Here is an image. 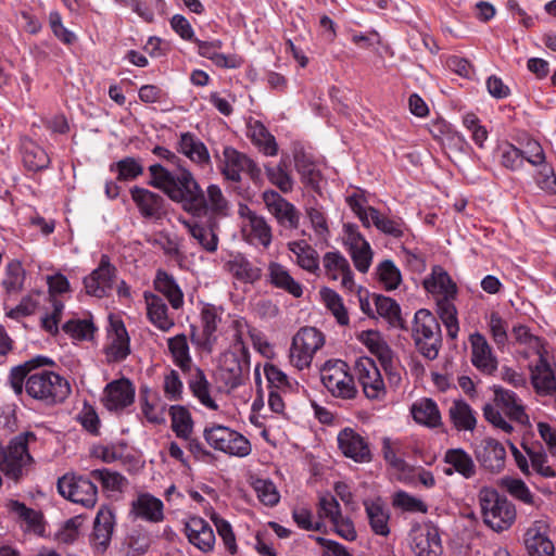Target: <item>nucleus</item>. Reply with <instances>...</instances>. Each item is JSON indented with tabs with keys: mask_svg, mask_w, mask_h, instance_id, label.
Wrapping results in <instances>:
<instances>
[{
	"mask_svg": "<svg viewBox=\"0 0 556 556\" xmlns=\"http://www.w3.org/2000/svg\"><path fill=\"white\" fill-rule=\"evenodd\" d=\"M151 179L148 185L162 190L172 201L180 203L185 212L193 217L207 215L205 194L192 173L182 166L178 174L172 173L160 163L149 166Z\"/></svg>",
	"mask_w": 556,
	"mask_h": 556,
	"instance_id": "1",
	"label": "nucleus"
},
{
	"mask_svg": "<svg viewBox=\"0 0 556 556\" xmlns=\"http://www.w3.org/2000/svg\"><path fill=\"white\" fill-rule=\"evenodd\" d=\"M151 179L148 185L162 190L172 201L180 203L185 212L193 217L207 215L205 194L192 173L182 166L178 174L172 173L160 163L149 166Z\"/></svg>",
	"mask_w": 556,
	"mask_h": 556,
	"instance_id": "2",
	"label": "nucleus"
},
{
	"mask_svg": "<svg viewBox=\"0 0 556 556\" xmlns=\"http://www.w3.org/2000/svg\"><path fill=\"white\" fill-rule=\"evenodd\" d=\"M48 362L45 357H36L12 368L10 372L11 387L16 394H22L24 380L27 394L36 400L58 402L65 397L64 388L68 383L53 371H30Z\"/></svg>",
	"mask_w": 556,
	"mask_h": 556,
	"instance_id": "3",
	"label": "nucleus"
},
{
	"mask_svg": "<svg viewBox=\"0 0 556 556\" xmlns=\"http://www.w3.org/2000/svg\"><path fill=\"white\" fill-rule=\"evenodd\" d=\"M478 500L484 523L500 533L509 529L516 520V507L505 495L491 486H483Z\"/></svg>",
	"mask_w": 556,
	"mask_h": 556,
	"instance_id": "4",
	"label": "nucleus"
},
{
	"mask_svg": "<svg viewBox=\"0 0 556 556\" xmlns=\"http://www.w3.org/2000/svg\"><path fill=\"white\" fill-rule=\"evenodd\" d=\"M412 338L416 350L425 358L433 361L438 357L442 345L441 328L429 309L420 308L415 313Z\"/></svg>",
	"mask_w": 556,
	"mask_h": 556,
	"instance_id": "5",
	"label": "nucleus"
},
{
	"mask_svg": "<svg viewBox=\"0 0 556 556\" xmlns=\"http://www.w3.org/2000/svg\"><path fill=\"white\" fill-rule=\"evenodd\" d=\"M203 438L211 447L230 456L245 457L252 451L251 443L244 435L217 422L205 426Z\"/></svg>",
	"mask_w": 556,
	"mask_h": 556,
	"instance_id": "6",
	"label": "nucleus"
},
{
	"mask_svg": "<svg viewBox=\"0 0 556 556\" xmlns=\"http://www.w3.org/2000/svg\"><path fill=\"white\" fill-rule=\"evenodd\" d=\"M325 388L336 397L354 399L357 394L354 378L348 372V364L341 359L328 361L320 372Z\"/></svg>",
	"mask_w": 556,
	"mask_h": 556,
	"instance_id": "7",
	"label": "nucleus"
},
{
	"mask_svg": "<svg viewBox=\"0 0 556 556\" xmlns=\"http://www.w3.org/2000/svg\"><path fill=\"white\" fill-rule=\"evenodd\" d=\"M223 308L214 304L206 303L203 305L200 313L201 332H198V327L190 326L191 333L190 340L193 345L203 352L212 353L218 340L217 329L222 323Z\"/></svg>",
	"mask_w": 556,
	"mask_h": 556,
	"instance_id": "8",
	"label": "nucleus"
},
{
	"mask_svg": "<svg viewBox=\"0 0 556 556\" xmlns=\"http://www.w3.org/2000/svg\"><path fill=\"white\" fill-rule=\"evenodd\" d=\"M29 439L35 440V434L31 432L18 434L0 453V470L13 480H17L22 476L23 468L31 462L27 450Z\"/></svg>",
	"mask_w": 556,
	"mask_h": 556,
	"instance_id": "9",
	"label": "nucleus"
},
{
	"mask_svg": "<svg viewBox=\"0 0 556 556\" xmlns=\"http://www.w3.org/2000/svg\"><path fill=\"white\" fill-rule=\"evenodd\" d=\"M325 338L315 327L301 328L292 339L290 359L299 369L308 367L314 354L323 348Z\"/></svg>",
	"mask_w": 556,
	"mask_h": 556,
	"instance_id": "10",
	"label": "nucleus"
},
{
	"mask_svg": "<svg viewBox=\"0 0 556 556\" xmlns=\"http://www.w3.org/2000/svg\"><path fill=\"white\" fill-rule=\"evenodd\" d=\"M115 527V509L110 505H102L96 515L89 535V543L97 554H104L109 549Z\"/></svg>",
	"mask_w": 556,
	"mask_h": 556,
	"instance_id": "11",
	"label": "nucleus"
},
{
	"mask_svg": "<svg viewBox=\"0 0 556 556\" xmlns=\"http://www.w3.org/2000/svg\"><path fill=\"white\" fill-rule=\"evenodd\" d=\"M116 274L117 269L111 264L110 257L102 254L98 267L84 278L86 292L98 299L109 296L113 290Z\"/></svg>",
	"mask_w": 556,
	"mask_h": 556,
	"instance_id": "12",
	"label": "nucleus"
},
{
	"mask_svg": "<svg viewBox=\"0 0 556 556\" xmlns=\"http://www.w3.org/2000/svg\"><path fill=\"white\" fill-rule=\"evenodd\" d=\"M263 201L280 226L287 229H296L299 227L300 212L279 192L275 190L265 191L263 193Z\"/></svg>",
	"mask_w": 556,
	"mask_h": 556,
	"instance_id": "13",
	"label": "nucleus"
},
{
	"mask_svg": "<svg viewBox=\"0 0 556 556\" xmlns=\"http://www.w3.org/2000/svg\"><path fill=\"white\" fill-rule=\"evenodd\" d=\"M136 389L128 378L109 382L103 391V404L108 410H122L135 401Z\"/></svg>",
	"mask_w": 556,
	"mask_h": 556,
	"instance_id": "14",
	"label": "nucleus"
},
{
	"mask_svg": "<svg viewBox=\"0 0 556 556\" xmlns=\"http://www.w3.org/2000/svg\"><path fill=\"white\" fill-rule=\"evenodd\" d=\"M469 342L472 365L483 375L493 376L497 370L498 362L486 338L476 331L469 336Z\"/></svg>",
	"mask_w": 556,
	"mask_h": 556,
	"instance_id": "15",
	"label": "nucleus"
},
{
	"mask_svg": "<svg viewBox=\"0 0 556 556\" xmlns=\"http://www.w3.org/2000/svg\"><path fill=\"white\" fill-rule=\"evenodd\" d=\"M109 337L111 342L104 349L108 361L110 363H119L125 361L131 350L130 338L122 319L110 318Z\"/></svg>",
	"mask_w": 556,
	"mask_h": 556,
	"instance_id": "16",
	"label": "nucleus"
},
{
	"mask_svg": "<svg viewBox=\"0 0 556 556\" xmlns=\"http://www.w3.org/2000/svg\"><path fill=\"white\" fill-rule=\"evenodd\" d=\"M338 446L345 457L356 463L371 460V453L367 441L352 428H344L337 438Z\"/></svg>",
	"mask_w": 556,
	"mask_h": 556,
	"instance_id": "17",
	"label": "nucleus"
},
{
	"mask_svg": "<svg viewBox=\"0 0 556 556\" xmlns=\"http://www.w3.org/2000/svg\"><path fill=\"white\" fill-rule=\"evenodd\" d=\"M355 370L358 375V381L367 399L376 400L380 392L384 390L383 379L377 368L374 359L362 357L355 363Z\"/></svg>",
	"mask_w": 556,
	"mask_h": 556,
	"instance_id": "18",
	"label": "nucleus"
},
{
	"mask_svg": "<svg viewBox=\"0 0 556 556\" xmlns=\"http://www.w3.org/2000/svg\"><path fill=\"white\" fill-rule=\"evenodd\" d=\"M475 455L481 467L490 472H500L505 466L506 450L495 439H484L475 450Z\"/></svg>",
	"mask_w": 556,
	"mask_h": 556,
	"instance_id": "19",
	"label": "nucleus"
},
{
	"mask_svg": "<svg viewBox=\"0 0 556 556\" xmlns=\"http://www.w3.org/2000/svg\"><path fill=\"white\" fill-rule=\"evenodd\" d=\"M184 532L189 543L194 545L203 553L213 551L215 534L210 523L201 517H190L184 527Z\"/></svg>",
	"mask_w": 556,
	"mask_h": 556,
	"instance_id": "20",
	"label": "nucleus"
},
{
	"mask_svg": "<svg viewBox=\"0 0 556 556\" xmlns=\"http://www.w3.org/2000/svg\"><path fill=\"white\" fill-rule=\"evenodd\" d=\"M412 549L416 556H441L443 552L439 528L432 523L412 536Z\"/></svg>",
	"mask_w": 556,
	"mask_h": 556,
	"instance_id": "21",
	"label": "nucleus"
},
{
	"mask_svg": "<svg viewBox=\"0 0 556 556\" xmlns=\"http://www.w3.org/2000/svg\"><path fill=\"white\" fill-rule=\"evenodd\" d=\"M176 150L200 166L207 165L211 162L206 146L191 131L180 134Z\"/></svg>",
	"mask_w": 556,
	"mask_h": 556,
	"instance_id": "22",
	"label": "nucleus"
},
{
	"mask_svg": "<svg viewBox=\"0 0 556 556\" xmlns=\"http://www.w3.org/2000/svg\"><path fill=\"white\" fill-rule=\"evenodd\" d=\"M131 514L136 518L156 523L164 519V504L150 493H141L131 503Z\"/></svg>",
	"mask_w": 556,
	"mask_h": 556,
	"instance_id": "23",
	"label": "nucleus"
},
{
	"mask_svg": "<svg viewBox=\"0 0 556 556\" xmlns=\"http://www.w3.org/2000/svg\"><path fill=\"white\" fill-rule=\"evenodd\" d=\"M130 194L143 217H157L164 212V199L159 193L139 186H134L130 189Z\"/></svg>",
	"mask_w": 556,
	"mask_h": 556,
	"instance_id": "24",
	"label": "nucleus"
},
{
	"mask_svg": "<svg viewBox=\"0 0 556 556\" xmlns=\"http://www.w3.org/2000/svg\"><path fill=\"white\" fill-rule=\"evenodd\" d=\"M357 339L379 359L384 369L392 366L393 351L378 330H364Z\"/></svg>",
	"mask_w": 556,
	"mask_h": 556,
	"instance_id": "25",
	"label": "nucleus"
},
{
	"mask_svg": "<svg viewBox=\"0 0 556 556\" xmlns=\"http://www.w3.org/2000/svg\"><path fill=\"white\" fill-rule=\"evenodd\" d=\"M443 460L451 466L443 469L445 476L457 472L465 479H470L476 475L473 459L464 448H448Z\"/></svg>",
	"mask_w": 556,
	"mask_h": 556,
	"instance_id": "26",
	"label": "nucleus"
},
{
	"mask_svg": "<svg viewBox=\"0 0 556 556\" xmlns=\"http://www.w3.org/2000/svg\"><path fill=\"white\" fill-rule=\"evenodd\" d=\"M247 136L264 155H277L278 144L276 138L269 132V130L261 121L251 119L247 124Z\"/></svg>",
	"mask_w": 556,
	"mask_h": 556,
	"instance_id": "27",
	"label": "nucleus"
},
{
	"mask_svg": "<svg viewBox=\"0 0 556 556\" xmlns=\"http://www.w3.org/2000/svg\"><path fill=\"white\" fill-rule=\"evenodd\" d=\"M268 282L273 287L281 289L294 298H301L303 295V286L296 281L280 263L270 262L268 264Z\"/></svg>",
	"mask_w": 556,
	"mask_h": 556,
	"instance_id": "28",
	"label": "nucleus"
},
{
	"mask_svg": "<svg viewBox=\"0 0 556 556\" xmlns=\"http://www.w3.org/2000/svg\"><path fill=\"white\" fill-rule=\"evenodd\" d=\"M154 289L163 294L174 309L184 305V292L173 275L164 269H157L153 280Z\"/></svg>",
	"mask_w": 556,
	"mask_h": 556,
	"instance_id": "29",
	"label": "nucleus"
},
{
	"mask_svg": "<svg viewBox=\"0 0 556 556\" xmlns=\"http://www.w3.org/2000/svg\"><path fill=\"white\" fill-rule=\"evenodd\" d=\"M90 477L75 476L72 472V504L92 508L98 500V488Z\"/></svg>",
	"mask_w": 556,
	"mask_h": 556,
	"instance_id": "30",
	"label": "nucleus"
},
{
	"mask_svg": "<svg viewBox=\"0 0 556 556\" xmlns=\"http://www.w3.org/2000/svg\"><path fill=\"white\" fill-rule=\"evenodd\" d=\"M424 287L428 292H439L444 295V300H453L457 294V286L441 266L432 267L430 277L424 280Z\"/></svg>",
	"mask_w": 556,
	"mask_h": 556,
	"instance_id": "31",
	"label": "nucleus"
},
{
	"mask_svg": "<svg viewBox=\"0 0 556 556\" xmlns=\"http://www.w3.org/2000/svg\"><path fill=\"white\" fill-rule=\"evenodd\" d=\"M494 402L501 406L509 419L523 422L528 419L525 407L519 403L518 395L510 390L504 389L501 386H493Z\"/></svg>",
	"mask_w": 556,
	"mask_h": 556,
	"instance_id": "32",
	"label": "nucleus"
},
{
	"mask_svg": "<svg viewBox=\"0 0 556 556\" xmlns=\"http://www.w3.org/2000/svg\"><path fill=\"white\" fill-rule=\"evenodd\" d=\"M152 544V536L149 531L142 527L132 528L124 538L121 544V552L125 556H143L148 553Z\"/></svg>",
	"mask_w": 556,
	"mask_h": 556,
	"instance_id": "33",
	"label": "nucleus"
},
{
	"mask_svg": "<svg viewBox=\"0 0 556 556\" xmlns=\"http://www.w3.org/2000/svg\"><path fill=\"white\" fill-rule=\"evenodd\" d=\"M144 300L150 321L160 330L168 331L174 326V321L168 317V308L163 298L151 292H144Z\"/></svg>",
	"mask_w": 556,
	"mask_h": 556,
	"instance_id": "34",
	"label": "nucleus"
},
{
	"mask_svg": "<svg viewBox=\"0 0 556 556\" xmlns=\"http://www.w3.org/2000/svg\"><path fill=\"white\" fill-rule=\"evenodd\" d=\"M290 252L295 254L298 265L314 275H317L319 267V255L317 251L305 240H298L288 243Z\"/></svg>",
	"mask_w": 556,
	"mask_h": 556,
	"instance_id": "35",
	"label": "nucleus"
},
{
	"mask_svg": "<svg viewBox=\"0 0 556 556\" xmlns=\"http://www.w3.org/2000/svg\"><path fill=\"white\" fill-rule=\"evenodd\" d=\"M523 542L529 556H554L553 542L539 527L529 528L525 533Z\"/></svg>",
	"mask_w": 556,
	"mask_h": 556,
	"instance_id": "36",
	"label": "nucleus"
},
{
	"mask_svg": "<svg viewBox=\"0 0 556 556\" xmlns=\"http://www.w3.org/2000/svg\"><path fill=\"white\" fill-rule=\"evenodd\" d=\"M374 302L378 315L384 318L390 326L406 330L405 320L401 315L400 304L392 298L383 294H374Z\"/></svg>",
	"mask_w": 556,
	"mask_h": 556,
	"instance_id": "37",
	"label": "nucleus"
},
{
	"mask_svg": "<svg viewBox=\"0 0 556 556\" xmlns=\"http://www.w3.org/2000/svg\"><path fill=\"white\" fill-rule=\"evenodd\" d=\"M232 276L244 283H254L262 278V269L254 266L243 254L238 253L226 264Z\"/></svg>",
	"mask_w": 556,
	"mask_h": 556,
	"instance_id": "38",
	"label": "nucleus"
},
{
	"mask_svg": "<svg viewBox=\"0 0 556 556\" xmlns=\"http://www.w3.org/2000/svg\"><path fill=\"white\" fill-rule=\"evenodd\" d=\"M448 415L452 424L458 431H472L476 428V413L463 399L455 400L452 403Z\"/></svg>",
	"mask_w": 556,
	"mask_h": 556,
	"instance_id": "39",
	"label": "nucleus"
},
{
	"mask_svg": "<svg viewBox=\"0 0 556 556\" xmlns=\"http://www.w3.org/2000/svg\"><path fill=\"white\" fill-rule=\"evenodd\" d=\"M98 330L90 312H85L81 317L72 312V341L92 343Z\"/></svg>",
	"mask_w": 556,
	"mask_h": 556,
	"instance_id": "40",
	"label": "nucleus"
},
{
	"mask_svg": "<svg viewBox=\"0 0 556 556\" xmlns=\"http://www.w3.org/2000/svg\"><path fill=\"white\" fill-rule=\"evenodd\" d=\"M412 415L417 424L435 428L441 424V414L438 404L432 399H422L412 406Z\"/></svg>",
	"mask_w": 556,
	"mask_h": 556,
	"instance_id": "41",
	"label": "nucleus"
},
{
	"mask_svg": "<svg viewBox=\"0 0 556 556\" xmlns=\"http://www.w3.org/2000/svg\"><path fill=\"white\" fill-rule=\"evenodd\" d=\"M364 506L372 532L377 535H389L390 514L383 505L380 502L365 501Z\"/></svg>",
	"mask_w": 556,
	"mask_h": 556,
	"instance_id": "42",
	"label": "nucleus"
},
{
	"mask_svg": "<svg viewBox=\"0 0 556 556\" xmlns=\"http://www.w3.org/2000/svg\"><path fill=\"white\" fill-rule=\"evenodd\" d=\"M22 159L24 166L33 172L46 168L50 162L47 152L30 139L22 142Z\"/></svg>",
	"mask_w": 556,
	"mask_h": 556,
	"instance_id": "43",
	"label": "nucleus"
},
{
	"mask_svg": "<svg viewBox=\"0 0 556 556\" xmlns=\"http://www.w3.org/2000/svg\"><path fill=\"white\" fill-rule=\"evenodd\" d=\"M7 507L10 511L15 513L27 525V530L33 531L38 535L43 534V516L40 511L28 508L25 504L14 500H11Z\"/></svg>",
	"mask_w": 556,
	"mask_h": 556,
	"instance_id": "44",
	"label": "nucleus"
},
{
	"mask_svg": "<svg viewBox=\"0 0 556 556\" xmlns=\"http://www.w3.org/2000/svg\"><path fill=\"white\" fill-rule=\"evenodd\" d=\"M198 47V53L202 58L208 59L213 64L219 68H238L241 65L237 55H226L218 52L208 41L197 38L194 42Z\"/></svg>",
	"mask_w": 556,
	"mask_h": 556,
	"instance_id": "45",
	"label": "nucleus"
},
{
	"mask_svg": "<svg viewBox=\"0 0 556 556\" xmlns=\"http://www.w3.org/2000/svg\"><path fill=\"white\" fill-rule=\"evenodd\" d=\"M248 359H239L237 356H232L230 361H227L225 366L222 367L220 376L225 384L230 389H237L244 383V371L249 369Z\"/></svg>",
	"mask_w": 556,
	"mask_h": 556,
	"instance_id": "46",
	"label": "nucleus"
},
{
	"mask_svg": "<svg viewBox=\"0 0 556 556\" xmlns=\"http://www.w3.org/2000/svg\"><path fill=\"white\" fill-rule=\"evenodd\" d=\"M172 419V430L179 439H189L192 435L194 422L187 407L182 405H172L169 407Z\"/></svg>",
	"mask_w": 556,
	"mask_h": 556,
	"instance_id": "47",
	"label": "nucleus"
},
{
	"mask_svg": "<svg viewBox=\"0 0 556 556\" xmlns=\"http://www.w3.org/2000/svg\"><path fill=\"white\" fill-rule=\"evenodd\" d=\"M369 214L372 225L382 233L400 239L404 236L405 223L402 218H390L382 215L379 210L374 206L369 207Z\"/></svg>",
	"mask_w": 556,
	"mask_h": 556,
	"instance_id": "48",
	"label": "nucleus"
},
{
	"mask_svg": "<svg viewBox=\"0 0 556 556\" xmlns=\"http://www.w3.org/2000/svg\"><path fill=\"white\" fill-rule=\"evenodd\" d=\"M189 389L200 403L210 409H217L218 405L210 394V383L202 369L197 367L189 380Z\"/></svg>",
	"mask_w": 556,
	"mask_h": 556,
	"instance_id": "49",
	"label": "nucleus"
},
{
	"mask_svg": "<svg viewBox=\"0 0 556 556\" xmlns=\"http://www.w3.org/2000/svg\"><path fill=\"white\" fill-rule=\"evenodd\" d=\"M375 276L386 291L397 289L402 282L401 270L392 260L380 262L376 267Z\"/></svg>",
	"mask_w": 556,
	"mask_h": 556,
	"instance_id": "50",
	"label": "nucleus"
},
{
	"mask_svg": "<svg viewBox=\"0 0 556 556\" xmlns=\"http://www.w3.org/2000/svg\"><path fill=\"white\" fill-rule=\"evenodd\" d=\"M167 344L176 366H178L184 372L190 371L192 359L189 353L186 334L180 333L169 338Z\"/></svg>",
	"mask_w": 556,
	"mask_h": 556,
	"instance_id": "51",
	"label": "nucleus"
},
{
	"mask_svg": "<svg viewBox=\"0 0 556 556\" xmlns=\"http://www.w3.org/2000/svg\"><path fill=\"white\" fill-rule=\"evenodd\" d=\"M90 477L99 482L105 492H122L127 484L126 477L108 468L94 469L90 472Z\"/></svg>",
	"mask_w": 556,
	"mask_h": 556,
	"instance_id": "52",
	"label": "nucleus"
},
{
	"mask_svg": "<svg viewBox=\"0 0 556 556\" xmlns=\"http://www.w3.org/2000/svg\"><path fill=\"white\" fill-rule=\"evenodd\" d=\"M110 172L117 173L119 181L135 180L143 174L142 164L132 156H126L110 165Z\"/></svg>",
	"mask_w": 556,
	"mask_h": 556,
	"instance_id": "53",
	"label": "nucleus"
},
{
	"mask_svg": "<svg viewBox=\"0 0 556 556\" xmlns=\"http://www.w3.org/2000/svg\"><path fill=\"white\" fill-rule=\"evenodd\" d=\"M498 485L505 489L514 498L527 505L534 504V495L522 479L506 476L500 479Z\"/></svg>",
	"mask_w": 556,
	"mask_h": 556,
	"instance_id": "54",
	"label": "nucleus"
},
{
	"mask_svg": "<svg viewBox=\"0 0 556 556\" xmlns=\"http://www.w3.org/2000/svg\"><path fill=\"white\" fill-rule=\"evenodd\" d=\"M295 168L301 175L302 182L317 191L321 179L320 170L316 168L315 164L304 154L295 156Z\"/></svg>",
	"mask_w": 556,
	"mask_h": 556,
	"instance_id": "55",
	"label": "nucleus"
},
{
	"mask_svg": "<svg viewBox=\"0 0 556 556\" xmlns=\"http://www.w3.org/2000/svg\"><path fill=\"white\" fill-rule=\"evenodd\" d=\"M257 498L268 507L276 506L280 501V493L270 479L256 478L251 483Z\"/></svg>",
	"mask_w": 556,
	"mask_h": 556,
	"instance_id": "56",
	"label": "nucleus"
},
{
	"mask_svg": "<svg viewBox=\"0 0 556 556\" xmlns=\"http://www.w3.org/2000/svg\"><path fill=\"white\" fill-rule=\"evenodd\" d=\"M382 453L384 460L396 471L404 475L403 481L405 483L410 482L415 468L406 463L405 459L396 456L389 438H384L382 441Z\"/></svg>",
	"mask_w": 556,
	"mask_h": 556,
	"instance_id": "57",
	"label": "nucleus"
},
{
	"mask_svg": "<svg viewBox=\"0 0 556 556\" xmlns=\"http://www.w3.org/2000/svg\"><path fill=\"white\" fill-rule=\"evenodd\" d=\"M207 197H205L207 202V213H212L214 215L226 217L229 215V203L227 199L224 197L222 189L217 185H210L206 189Z\"/></svg>",
	"mask_w": 556,
	"mask_h": 556,
	"instance_id": "58",
	"label": "nucleus"
},
{
	"mask_svg": "<svg viewBox=\"0 0 556 556\" xmlns=\"http://www.w3.org/2000/svg\"><path fill=\"white\" fill-rule=\"evenodd\" d=\"M392 504L394 507L408 513L426 514L428 511V506L421 500L403 490L394 493Z\"/></svg>",
	"mask_w": 556,
	"mask_h": 556,
	"instance_id": "59",
	"label": "nucleus"
},
{
	"mask_svg": "<svg viewBox=\"0 0 556 556\" xmlns=\"http://www.w3.org/2000/svg\"><path fill=\"white\" fill-rule=\"evenodd\" d=\"M323 263L326 274L332 280H337L339 277L338 273L348 269V266H350L349 261L339 251H331L325 253L323 257Z\"/></svg>",
	"mask_w": 556,
	"mask_h": 556,
	"instance_id": "60",
	"label": "nucleus"
},
{
	"mask_svg": "<svg viewBox=\"0 0 556 556\" xmlns=\"http://www.w3.org/2000/svg\"><path fill=\"white\" fill-rule=\"evenodd\" d=\"M248 218L250 220L252 235L258 239L260 243L267 248L271 242V229L267 225L264 217L249 211Z\"/></svg>",
	"mask_w": 556,
	"mask_h": 556,
	"instance_id": "61",
	"label": "nucleus"
},
{
	"mask_svg": "<svg viewBox=\"0 0 556 556\" xmlns=\"http://www.w3.org/2000/svg\"><path fill=\"white\" fill-rule=\"evenodd\" d=\"M346 203L351 211L358 217L362 225L365 228H370V226L372 225L369 214L370 206H365V204L367 203L365 195L359 193H353L346 198Z\"/></svg>",
	"mask_w": 556,
	"mask_h": 556,
	"instance_id": "62",
	"label": "nucleus"
},
{
	"mask_svg": "<svg viewBox=\"0 0 556 556\" xmlns=\"http://www.w3.org/2000/svg\"><path fill=\"white\" fill-rule=\"evenodd\" d=\"M535 181L540 189L548 194H556V174L554 167L546 161L540 165Z\"/></svg>",
	"mask_w": 556,
	"mask_h": 556,
	"instance_id": "63",
	"label": "nucleus"
},
{
	"mask_svg": "<svg viewBox=\"0 0 556 556\" xmlns=\"http://www.w3.org/2000/svg\"><path fill=\"white\" fill-rule=\"evenodd\" d=\"M24 282V270L18 263H10L7 267V275L2 281L8 293L21 291Z\"/></svg>",
	"mask_w": 556,
	"mask_h": 556,
	"instance_id": "64",
	"label": "nucleus"
}]
</instances>
